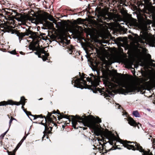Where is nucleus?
Listing matches in <instances>:
<instances>
[{
    "instance_id": "1",
    "label": "nucleus",
    "mask_w": 155,
    "mask_h": 155,
    "mask_svg": "<svg viewBox=\"0 0 155 155\" xmlns=\"http://www.w3.org/2000/svg\"><path fill=\"white\" fill-rule=\"evenodd\" d=\"M79 75L80 76V78H77L76 77L75 78L76 79L72 81V84L74 87L79 88L82 89L84 88H87L92 90L94 93H96L97 91H98L102 94L105 93L104 91H102L101 88L97 87L99 84L98 80L96 76H94L93 74H90V77L86 78V76L87 75L84 73H81L79 72Z\"/></svg>"
},
{
    "instance_id": "2",
    "label": "nucleus",
    "mask_w": 155,
    "mask_h": 155,
    "mask_svg": "<svg viewBox=\"0 0 155 155\" xmlns=\"http://www.w3.org/2000/svg\"><path fill=\"white\" fill-rule=\"evenodd\" d=\"M102 135L109 140L110 144L112 145H113L115 143V141H118L122 143L125 147L129 150H132L134 151L138 150L140 152L143 153L142 154L143 155H153L151 153H150V150H148L147 151L145 150L139 143L136 142L122 140L119 138L118 136L117 137H116L111 131L107 129L106 131L103 132Z\"/></svg>"
},
{
    "instance_id": "3",
    "label": "nucleus",
    "mask_w": 155,
    "mask_h": 155,
    "mask_svg": "<svg viewBox=\"0 0 155 155\" xmlns=\"http://www.w3.org/2000/svg\"><path fill=\"white\" fill-rule=\"evenodd\" d=\"M14 11L12 9H8L7 8L3 9L2 10V12H5V18L7 21L6 22L0 24V37H2L4 33L6 32L11 33L13 34L15 33V30H14V27L11 25L14 24L15 21L14 20V16L13 12Z\"/></svg>"
},
{
    "instance_id": "4",
    "label": "nucleus",
    "mask_w": 155,
    "mask_h": 155,
    "mask_svg": "<svg viewBox=\"0 0 155 155\" xmlns=\"http://www.w3.org/2000/svg\"><path fill=\"white\" fill-rule=\"evenodd\" d=\"M103 2L104 1L101 0L100 4L103 7L97 6L95 9V13L98 22L106 24L107 23L105 21L107 22L111 21L112 19V16L111 13L109 12L107 8L103 6Z\"/></svg>"
},
{
    "instance_id": "5",
    "label": "nucleus",
    "mask_w": 155,
    "mask_h": 155,
    "mask_svg": "<svg viewBox=\"0 0 155 155\" xmlns=\"http://www.w3.org/2000/svg\"><path fill=\"white\" fill-rule=\"evenodd\" d=\"M67 115L68 117L65 118L68 119V120L64 121V125L62 126V127L63 128L65 127V124L67 126L68 125V124H69L71 121V122L72 127L75 129H78L79 128V126L78 125V122L82 123L84 126H91L93 127H94V124L93 122L91 121L89 122L86 117H83V116L82 117H81L78 115H76L75 116Z\"/></svg>"
},
{
    "instance_id": "6",
    "label": "nucleus",
    "mask_w": 155,
    "mask_h": 155,
    "mask_svg": "<svg viewBox=\"0 0 155 155\" xmlns=\"http://www.w3.org/2000/svg\"><path fill=\"white\" fill-rule=\"evenodd\" d=\"M83 117H86L89 121H91L94 124V127H93L91 126H84L90 128L94 131V133L97 136L101 135L102 134L101 130L99 128L98 124L101 122V120L98 117H97L96 118L94 116L90 115L88 117L85 115H83Z\"/></svg>"
},
{
    "instance_id": "7",
    "label": "nucleus",
    "mask_w": 155,
    "mask_h": 155,
    "mask_svg": "<svg viewBox=\"0 0 155 155\" xmlns=\"http://www.w3.org/2000/svg\"><path fill=\"white\" fill-rule=\"evenodd\" d=\"M121 86L117 89V91L120 94L124 95L130 93L136 92L139 90L138 87L132 84H123Z\"/></svg>"
},
{
    "instance_id": "8",
    "label": "nucleus",
    "mask_w": 155,
    "mask_h": 155,
    "mask_svg": "<svg viewBox=\"0 0 155 155\" xmlns=\"http://www.w3.org/2000/svg\"><path fill=\"white\" fill-rule=\"evenodd\" d=\"M27 100V99L25 98V97L23 96L21 97L20 102L15 101L11 100H9L7 101H5L6 105H19L21 104L25 105V103L26 102V101Z\"/></svg>"
},
{
    "instance_id": "9",
    "label": "nucleus",
    "mask_w": 155,
    "mask_h": 155,
    "mask_svg": "<svg viewBox=\"0 0 155 155\" xmlns=\"http://www.w3.org/2000/svg\"><path fill=\"white\" fill-rule=\"evenodd\" d=\"M67 51L70 54L75 55H80L79 52L77 51L75 48L72 45H70L67 47Z\"/></svg>"
},
{
    "instance_id": "10",
    "label": "nucleus",
    "mask_w": 155,
    "mask_h": 155,
    "mask_svg": "<svg viewBox=\"0 0 155 155\" xmlns=\"http://www.w3.org/2000/svg\"><path fill=\"white\" fill-rule=\"evenodd\" d=\"M52 130V128H50L49 127L48 125L45 126V130L43 132L44 134V135L42 137V140H44V138L45 136H46V138H49V136L48 134L51 133V131Z\"/></svg>"
},
{
    "instance_id": "11",
    "label": "nucleus",
    "mask_w": 155,
    "mask_h": 155,
    "mask_svg": "<svg viewBox=\"0 0 155 155\" xmlns=\"http://www.w3.org/2000/svg\"><path fill=\"white\" fill-rule=\"evenodd\" d=\"M56 113L59 115V116L58 115V120H59L58 121V123H61L62 120H61L63 118H67L68 117V115L65 114V112H64V113H61L60 111L58 110L56 111Z\"/></svg>"
},
{
    "instance_id": "12",
    "label": "nucleus",
    "mask_w": 155,
    "mask_h": 155,
    "mask_svg": "<svg viewBox=\"0 0 155 155\" xmlns=\"http://www.w3.org/2000/svg\"><path fill=\"white\" fill-rule=\"evenodd\" d=\"M15 34L18 37L20 43L21 40L23 39V38L25 36H28L27 34V29H26V32H20L18 31H16L15 32Z\"/></svg>"
},
{
    "instance_id": "13",
    "label": "nucleus",
    "mask_w": 155,
    "mask_h": 155,
    "mask_svg": "<svg viewBox=\"0 0 155 155\" xmlns=\"http://www.w3.org/2000/svg\"><path fill=\"white\" fill-rule=\"evenodd\" d=\"M49 15L48 13L45 12V14L40 15L39 16V19L42 22H46Z\"/></svg>"
},
{
    "instance_id": "14",
    "label": "nucleus",
    "mask_w": 155,
    "mask_h": 155,
    "mask_svg": "<svg viewBox=\"0 0 155 155\" xmlns=\"http://www.w3.org/2000/svg\"><path fill=\"white\" fill-rule=\"evenodd\" d=\"M34 52L35 54L38 55L39 58H41L42 54H43L45 52L44 49L40 48L39 47L37 48V50Z\"/></svg>"
},
{
    "instance_id": "15",
    "label": "nucleus",
    "mask_w": 155,
    "mask_h": 155,
    "mask_svg": "<svg viewBox=\"0 0 155 155\" xmlns=\"http://www.w3.org/2000/svg\"><path fill=\"white\" fill-rule=\"evenodd\" d=\"M127 121L128 124L131 126L136 127L137 125V123L130 117H129L127 118Z\"/></svg>"
},
{
    "instance_id": "16",
    "label": "nucleus",
    "mask_w": 155,
    "mask_h": 155,
    "mask_svg": "<svg viewBox=\"0 0 155 155\" xmlns=\"http://www.w3.org/2000/svg\"><path fill=\"white\" fill-rule=\"evenodd\" d=\"M14 19H15L18 21H21L22 18L21 14L15 11H14Z\"/></svg>"
},
{
    "instance_id": "17",
    "label": "nucleus",
    "mask_w": 155,
    "mask_h": 155,
    "mask_svg": "<svg viewBox=\"0 0 155 155\" xmlns=\"http://www.w3.org/2000/svg\"><path fill=\"white\" fill-rule=\"evenodd\" d=\"M41 54V58L44 61H45L48 60V57L49 56V54L48 53H47L46 51H45V52L44 53L42 54Z\"/></svg>"
},
{
    "instance_id": "18",
    "label": "nucleus",
    "mask_w": 155,
    "mask_h": 155,
    "mask_svg": "<svg viewBox=\"0 0 155 155\" xmlns=\"http://www.w3.org/2000/svg\"><path fill=\"white\" fill-rule=\"evenodd\" d=\"M47 125L50 127V128H52V127L55 126V127L57 126V125L54 122V121L51 120H47Z\"/></svg>"
},
{
    "instance_id": "19",
    "label": "nucleus",
    "mask_w": 155,
    "mask_h": 155,
    "mask_svg": "<svg viewBox=\"0 0 155 155\" xmlns=\"http://www.w3.org/2000/svg\"><path fill=\"white\" fill-rule=\"evenodd\" d=\"M0 3L2 5H4L7 7L9 6L10 5L9 1L7 0H1L0 1Z\"/></svg>"
},
{
    "instance_id": "20",
    "label": "nucleus",
    "mask_w": 155,
    "mask_h": 155,
    "mask_svg": "<svg viewBox=\"0 0 155 155\" xmlns=\"http://www.w3.org/2000/svg\"><path fill=\"white\" fill-rule=\"evenodd\" d=\"M27 34H28V36L30 35L32 38L34 37L36 35V33L30 30L29 28L27 29Z\"/></svg>"
},
{
    "instance_id": "21",
    "label": "nucleus",
    "mask_w": 155,
    "mask_h": 155,
    "mask_svg": "<svg viewBox=\"0 0 155 155\" xmlns=\"http://www.w3.org/2000/svg\"><path fill=\"white\" fill-rule=\"evenodd\" d=\"M52 114L51 113H50L48 112V115L45 117V119L47 120H52V117H51Z\"/></svg>"
},
{
    "instance_id": "22",
    "label": "nucleus",
    "mask_w": 155,
    "mask_h": 155,
    "mask_svg": "<svg viewBox=\"0 0 155 155\" xmlns=\"http://www.w3.org/2000/svg\"><path fill=\"white\" fill-rule=\"evenodd\" d=\"M33 116L34 117V119H36L38 118H45V116H43L42 114H40L39 115H33Z\"/></svg>"
},
{
    "instance_id": "23",
    "label": "nucleus",
    "mask_w": 155,
    "mask_h": 155,
    "mask_svg": "<svg viewBox=\"0 0 155 155\" xmlns=\"http://www.w3.org/2000/svg\"><path fill=\"white\" fill-rule=\"evenodd\" d=\"M37 48H38L36 47L35 44L31 45L29 46V49L33 51L36 50Z\"/></svg>"
},
{
    "instance_id": "24",
    "label": "nucleus",
    "mask_w": 155,
    "mask_h": 155,
    "mask_svg": "<svg viewBox=\"0 0 155 155\" xmlns=\"http://www.w3.org/2000/svg\"><path fill=\"white\" fill-rule=\"evenodd\" d=\"M83 20L81 18H78L76 20L74 21V22L76 24L80 25L82 22Z\"/></svg>"
},
{
    "instance_id": "25",
    "label": "nucleus",
    "mask_w": 155,
    "mask_h": 155,
    "mask_svg": "<svg viewBox=\"0 0 155 155\" xmlns=\"http://www.w3.org/2000/svg\"><path fill=\"white\" fill-rule=\"evenodd\" d=\"M132 114L136 117H140V114L137 110L133 111Z\"/></svg>"
},
{
    "instance_id": "26",
    "label": "nucleus",
    "mask_w": 155,
    "mask_h": 155,
    "mask_svg": "<svg viewBox=\"0 0 155 155\" xmlns=\"http://www.w3.org/2000/svg\"><path fill=\"white\" fill-rule=\"evenodd\" d=\"M116 148H116V147H114V146H112V147L111 148L108 150H105V151H106L105 152H104L103 153V154H104L105 153H106L108 151H109L112 150H115V149H116Z\"/></svg>"
},
{
    "instance_id": "27",
    "label": "nucleus",
    "mask_w": 155,
    "mask_h": 155,
    "mask_svg": "<svg viewBox=\"0 0 155 155\" xmlns=\"http://www.w3.org/2000/svg\"><path fill=\"white\" fill-rule=\"evenodd\" d=\"M7 152H8V155H15V153L16 152L14 150L12 152H10L8 150Z\"/></svg>"
},
{
    "instance_id": "28",
    "label": "nucleus",
    "mask_w": 155,
    "mask_h": 155,
    "mask_svg": "<svg viewBox=\"0 0 155 155\" xmlns=\"http://www.w3.org/2000/svg\"><path fill=\"white\" fill-rule=\"evenodd\" d=\"M8 130H7V131H6L4 133L2 134L1 136H0V138L1 139H3L5 137V136L6 135V134L7 133V132H8Z\"/></svg>"
},
{
    "instance_id": "29",
    "label": "nucleus",
    "mask_w": 155,
    "mask_h": 155,
    "mask_svg": "<svg viewBox=\"0 0 155 155\" xmlns=\"http://www.w3.org/2000/svg\"><path fill=\"white\" fill-rule=\"evenodd\" d=\"M45 119V123H43V121H42L41 122V124L44 126L45 127V126H46V125H47V120H46V119Z\"/></svg>"
},
{
    "instance_id": "30",
    "label": "nucleus",
    "mask_w": 155,
    "mask_h": 155,
    "mask_svg": "<svg viewBox=\"0 0 155 155\" xmlns=\"http://www.w3.org/2000/svg\"><path fill=\"white\" fill-rule=\"evenodd\" d=\"M66 10L68 11H70L73 12H75L77 10H78V9H74V10H72L71 9V8H68V9H65Z\"/></svg>"
},
{
    "instance_id": "31",
    "label": "nucleus",
    "mask_w": 155,
    "mask_h": 155,
    "mask_svg": "<svg viewBox=\"0 0 155 155\" xmlns=\"http://www.w3.org/2000/svg\"><path fill=\"white\" fill-rule=\"evenodd\" d=\"M25 110H26L25 111V113H26V114L28 116V115H31V116H33L31 114V113L30 112L27 111L26 110V109H25Z\"/></svg>"
},
{
    "instance_id": "32",
    "label": "nucleus",
    "mask_w": 155,
    "mask_h": 155,
    "mask_svg": "<svg viewBox=\"0 0 155 155\" xmlns=\"http://www.w3.org/2000/svg\"><path fill=\"white\" fill-rule=\"evenodd\" d=\"M9 53L12 54H18L17 53L16 50H15L9 51Z\"/></svg>"
},
{
    "instance_id": "33",
    "label": "nucleus",
    "mask_w": 155,
    "mask_h": 155,
    "mask_svg": "<svg viewBox=\"0 0 155 155\" xmlns=\"http://www.w3.org/2000/svg\"><path fill=\"white\" fill-rule=\"evenodd\" d=\"M5 101H3L0 102V106H6Z\"/></svg>"
},
{
    "instance_id": "34",
    "label": "nucleus",
    "mask_w": 155,
    "mask_h": 155,
    "mask_svg": "<svg viewBox=\"0 0 155 155\" xmlns=\"http://www.w3.org/2000/svg\"><path fill=\"white\" fill-rule=\"evenodd\" d=\"M116 40L118 42H119V41H123V40L122 38L120 37H118V38H116Z\"/></svg>"
},
{
    "instance_id": "35",
    "label": "nucleus",
    "mask_w": 155,
    "mask_h": 155,
    "mask_svg": "<svg viewBox=\"0 0 155 155\" xmlns=\"http://www.w3.org/2000/svg\"><path fill=\"white\" fill-rule=\"evenodd\" d=\"M118 2L120 4H123L125 3V0H119Z\"/></svg>"
},
{
    "instance_id": "36",
    "label": "nucleus",
    "mask_w": 155,
    "mask_h": 155,
    "mask_svg": "<svg viewBox=\"0 0 155 155\" xmlns=\"http://www.w3.org/2000/svg\"><path fill=\"white\" fill-rule=\"evenodd\" d=\"M145 83L146 85H150L151 84V82L150 81H149L145 82Z\"/></svg>"
},
{
    "instance_id": "37",
    "label": "nucleus",
    "mask_w": 155,
    "mask_h": 155,
    "mask_svg": "<svg viewBox=\"0 0 155 155\" xmlns=\"http://www.w3.org/2000/svg\"><path fill=\"white\" fill-rule=\"evenodd\" d=\"M4 15L2 13H0V20H1L2 19L1 18H2V17L5 18Z\"/></svg>"
},
{
    "instance_id": "38",
    "label": "nucleus",
    "mask_w": 155,
    "mask_h": 155,
    "mask_svg": "<svg viewBox=\"0 0 155 155\" xmlns=\"http://www.w3.org/2000/svg\"><path fill=\"white\" fill-rule=\"evenodd\" d=\"M27 136V135H25L23 137V138H22V139L21 140L22 141H24L26 138V137Z\"/></svg>"
},
{
    "instance_id": "39",
    "label": "nucleus",
    "mask_w": 155,
    "mask_h": 155,
    "mask_svg": "<svg viewBox=\"0 0 155 155\" xmlns=\"http://www.w3.org/2000/svg\"><path fill=\"white\" fill-rule=\"evenodd\" d=\"M23 142V141H22V140H21L20 141V142L18 143V146L19 145L20 146Z\"/></svg>"
},
{
    "instance_id": "40",
    "label": "nucleus",
    "mask_w": 155,
    "mask_h": 155,
    "mask_svg": "<svg viewBox=\"0 0 155 155\" xmlns=\"http://www.w3.org/2000/svg\"><path fill=\"white\" fill-rule=\"evenodd\" d=\"M84 14V12H78L77 14L78 15H82V14Z\"/></svg>"
},
{
    "instance_id": "41",
    "label": "nucleus",
    "mask_w": 155,
    "mask_h": 155,
    "mask_svg": "<svg viewBox=\"0 0 155 155\" xmlns=\"http://www.w3.org/2000/svg\"><path fill=\"white\" fill-rule=\"evenodd\" d=\"M12 120L10 119L9 122V127H10L11 125V124L12 123Z\"/></svg>"
},
{
    "instance_id": "42",
    "label": "nucleus",
    "mask_w": 155,
    "mask_h": 155,
    "mask_svg": "<svg viewBox=\"0 0 155 155\" xmlns=\"http://www.w3.org/2000/svg\"><path fill=\"white\" fill-rule=\"evenodd\" d=\"M151 141L153 143H155V139L152 138L151 139Z\"/></svg>"
},
{
    "instance_id": "43",
    "label": "nucleus",
    "mask_w": 155,
    "mask_h": 155,
    "mask_svg": "<svg viewBox=\"0 0 155 155\" xmlns=\"http://www.w3.org/2000/svg\"><path fill=\"white\" fill-rule=\"evenodd\" d=\"M20 147V146H19V145L18 146V145L17 144L16 147L15 148V149L16 150H17Z\"/></svg>"
},
{
    "instance_id": "44",
    "label": "nucleus",
    "mask_w": 155,
    "mask_h": 155,
    "mask_svg": "<svg viewBox=\"0 0 155 155\" xmlns=\"http://www.w3.org/2000/svg\"><path fill=\"white\" fill-rule=\"evenodd\" d=\"M20 147V146H19V145L18 146V145L17 144L16 147L15 148V149L16 150H17Z\"/></svg>"
},
{
    "instance_id": "45",
    "label": "nucleus",
    "mask_w": 155,
    "mask_h": 155,
    "mask_svg": "<svg viewBox=\"0 0 155 155\" xmlns=\"http://www.w3.org/2000/svg\"><path fill=\"white\" fill-rule=\"evenodd\" d=\"M20 147V146H19V145L18 146V145L17 144L16 147L15 148V149L16 150H17Z\"/></svg>"
},
{
    "instance_id": "46",
    "label": "nucleus",
    "mask_w": 155,
    "mask_h": 155,
    "mask_svg": "<svg viewBox=\"0 0 155 155\" xmlns=\"http://www.w3.org/2000/svg\"><path fill=\"white\" fill-rule=\"evenodd\" d=\"M20 147V146H19V145L18 146V145L17 144L16 147L15 148V149L16 150H17Z\"/></svg>"
},
{
    "instance_id": "47",
    "label": "nucleus",
    "mask_w": 155,
    "mask_h": 155,
    "mask_svg": "<svg viewBox=\"0 0 155 155\" xmlns=\"http://www.w3.org/2000/svg\"><path fill=\"white\" fill-rule=\"evenodd\" d=\"M97 74L98 76L99 77H100V72L98 70V71H97Z\"/></svg>"
},
{
    "instance_id": "48",
    "label": "nucleus",
    "mask_w": 155,
    "mask_h": 155,
    "mask_svg": "<svg viewBox=\"0 0 155 155\" xmlns=\"http://www.w3.org/2000/svg\"><path fill=\"white\" fill-rule=\"evenodd\" d=\"M102 146H103V145L102 144H101ZM103 149H104V147H103L102 146V149H101V148H99V149H100V151L101 152H103Z\"/></svg>"
},
{
    "instance_id": "49",
    "label": "nucleus",
    "mask_w": 155,
    "mask_h": 155,
    "mask_svg": "<svg viewBox=\"0 0 155 155\" xmlns=\"http://www.w3.org/2000/svg\"><path fill=\"white\" fill-rule=\"evenodd\" d=\"M139 125L140 126H141V124H140L138 123V124H137V125H137L136 127H137L139 129L140 127H139Z\"/></svg>"
},
{
    "instance_id": "50",
    "label": "nucleus",
    "mask_w": 155,
    "mask_h": 155,
    "mask_svg": "<svg viewBox=\"0 0 155 155\" xmlns=\"http://www.w3.org/2000/svg\"><path fill=\"white\" fill-rule=\"evenodd\" d=\"M79 127L80 128H82V127H80L79 126ZM82 128H83V130H85L87 129V127H82Z\"/></svg>"
},
{
    "instance_id": "51",
    "label": "nucleus",
    "mask_w": 155,
    "mask_h": 155,
    "mask_svg": "<svg viewBox=\"0 0 155 155\" xmlns=\"http://www.w3.org/2000/svg\"><path fill=\"white\" fill-rule=\"evenodd\" d=\"M24 105H22V106L21 107V108L23 109V110H24V111H25V108H24Z\"/></svg>"
},
{
    "instance_id": "52",
    "label": "nucleus",
    "mask_w": 155,
    "mask_h": 155,
    "mask_svg": "<svg viewBox=\"0 0 155 155\" xmlns=\"http://www.w3.org/2000/svg\"><path fill=\"white\" fill-rule=\"evenodd\" d=\"M51 117H52V120L56 119V118L54 115H52Z\"/></svg>"
},
{
    "instance_id": "53",
    "label": "nucleus",
    "mask_w": 155,
    "mask_h": 155,
    "mask_svg": "<svg viewBox=\"0 0 155 155\" xmlns=\"http://www.w3.org/2000/svg\"><path fill=\"white\" fill-rule=\"evenodd\" d=\"M11 119H12V120H16V119L15 118H14L13 117H12V116H11Z\"/></svg>"
},
{
    "instance_id": "54",
    "label": "nucleus",
    "mask_w": 155,
    "mask_h": 155,
    "mask_svg": "<svg viewBox=\"0 0 155 155\" xmlns=\"http://www.w3.org/2000/svg\"><path fill=\"white\" fill-rule=\"evenodd\" d=\"M76 14H77V13L72 14L71 12H70L69 13V15H76Z\"/></svg>"
},
{
    "instance_id": "55",
    "label": "nucleus",
    "mask_w": 155,
    "mask_h": 155,
    "mask_svg": "<svg viewBox=\"0 0 155 155\" xmlns=\"http://www.w3.org/2000/svg\"><path fill=\"white\" fill-rule=\"evenodd\" d=\"M56 111H55V110H54L53 111H52V112H51V113L52 114H56Z\"/></svg>"
},
{
    "instance_id": "56",
    "label": "nucleus",
    "mask_w": 155,
    "mask_h": 155,
    "mask_svg": "<svg viewBox=\"0 0 155 155\" xmlns=\"http://www.w3.org/2000/svg\"><path fill=\"white\" fill-rule=\"evenodd\" d=\"M20 53L21 54H25V53H24L22 51H20Z\"/></svg>"
},
{
    "instance_id": "57",
    "label": "nucleus",
    "mask_w": 155,
    "mask_h": 155,
    "mask_svg": "<svg viewBox=\"0 0 155 155\" xmlns=\"http://www.w3.org/2000/svg\"><path fill=\"white\" fill-rule=\"evenodd\" d=\"M153 147L154 149H155V143H153Z\"/></svg>"
},
{
    "instance_id": "58",
    "label": "nucleus",
    "mask_w": 155,
    "mask_h": 155,
    "mask_svg": "<svg viewBox=\"0 0 155 155\" xmlns=\"http://www.w3.org/2000/svg\"><path fill=\"white\" fill-rule=\"evenodd\" d=\"M114 1L116 2H118L119 0H114Z\"/></svg>"
},
{
    "instance_id": "59",
    "label": "nucleus",
    "mask_w": 155,
    "mask_h": 155,
    "mask_svg": "<svg viewBox=\"0 0 155 155\" xmlns=\"http://www.w3.org/2000/svg\"><path fill=\"white\" fill-rule=\"evenodd\" d=\"M109 1V0H106V1H104V2H106H106H107H107H108V1Z\"/></svg>"
},
{
    "instance_id": "60",
    "label": "nucleus",
    "mask_w": 155,
    "mask_h": 155,
    "mask_svg": "<svg viewBox=\"0 0 155 155\" xmlns=\"http://www.w3.org/2000/svg\"><path fill=\"white\" fill-rule=\"evenodd\" d=\"M46 138V139H47V138H46V136H45V137L44 138H45V139H44L45 140H46V138Z\"/></svg>"
},
{
    "instance_id": "61",
    "label": "nucleus",
    "mask_w": 155,
    "mask_h": 155,
    "mask_svg": "<svg viewBox=\"0 0 155 155\" xmlns=\"http://www.w3.org/2000/svg\"><path fill=\"white\" fill-rule=\"evenodd\" d=\"M8 117L9 118H10V116H9V115L8 114Z\"/></svg>"
},
{
    "instance_id": "62",
    "label": "nucleus",
    "mask_w": 155,
    "mask_h": 155,
    "mask_svg": "<svg viewBox=\"0 0 155 155\" xmlns=\"http://www.w3.org/2000/svg\"><path fill=\"white\" fill-rule=\"evenodd\" d=\"M43 99L42 98H41L39 100H42Z\"/></svg>"
},
{
    "instance_id": "63",
    "label": "nucleus",
    "mask_w": 155,
    "mask_h": 155,
    "mask_svg": "<svg viewBox=\"0 0 155 155\" xmlns=\"http://www.w3.org/2000/svg\"><path fill=\"white\" fill-rule=\"evenodd\" d=\"M14 151H16H16L17 150H15V149H14Z\"/></svg>"
},
{
    "instance_id": "64",
    "label": "nucleus",
    "mask_w": 155,
    "mask_h": 155,
    "mask_svg": "<svg viewBox=\"0 0 155 155\" xmlns=\"http://www.w3.org/2000/svg\"><path fill=\"white\" fill-rule=\"evenodd\" d=\"M153 81H155V80H153Z\"/></svg>"
}]
</instances>
